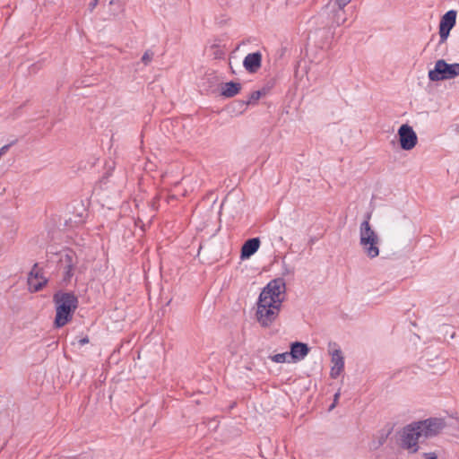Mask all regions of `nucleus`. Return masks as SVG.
<instances>
[{"instance_id": "nucleus-1", "label": "nucleus", "mask_w": 459, "mask_h": 459, "mask_svg": "<svg viewBox=\"0 0 459 459\" xmlns=\"http://www.w3.org/2000/svg\"><path fill=\"white\" fill-rule=\"evenodd\" d=\"M53 303L56 310L53 326L59 329L73 320L79 300L74 291L59 290L53 294Z\"/></svg>"}, {"instance_id": "nucleus-2", "label": "nucleus", "mask_w": 459, "mask_h": 459, "mask_svg": "<svg viewBox=\"0 0 459 459\" xmlns=\"http://www.w3.org/2000/svg\"><path fill=\"white\" fill-rule=\"evenodd\" d=\"M50 254L57 257L56 266L59 270H63V276L60 284L66 287L74 275V270L78 264V256L74 250L69 247H63L61 250Z\"/></svg>"}, {"instance_id": "nucleus-3", "label": "nucleus", "mask_w": 459, "mask_h": 459, "mask_svg": "<svg viewBox=\"0 0 459 459\" xmlns=\"http://www.w3.org/2000/svg\"><path fill=\"white\" fill-rule=\"evenodd\" d=\"M282 306V300L270 301L264 299L260 301L258 297L256 302L255 317L262 327H269L276 320Z\"/></svg>"}, {"instance_id": "nucleus-4", "label": "nucleus", "mask_w": 459, "mask_h": 459, "mask_svg": "<svg viewBox=\"0 0 459 459\" xmlns=\"http://www.w3.org/2000/svg\"><path fill=\"white\" fill-rule=\"evenodd\" d=\"M379 242L380 238L370 223L362 221L359 226V245L368 257L375 258L378 256Z\"/></svg>"}, {"instance_id": "nucleus-5", "label": "nucleus", "mask_w": 459, "mask_h": 459, "mask_svg": "<svg viewBox=\"0 0 459 459\" xmlns=\"http://www.w3.org/2000/svg\"><path fill=\"white\" fill-rule=\"evenodd\" d=\"M428 75L431 82L454 79L459 75V63L448 64L445 59H438Z\"/></svg>"}, {"instance_id": "nucleus-6", "label": "nucleus", "mask_w": 459, "mask_h": 459, "mask_svg": "<svg viewBox=\"0 0 459 459\" xmlns=\"http://www.w3.org/2000/svg\"><path fill=\"white\" fill-rule=\"evenodd\" d=\"M286 291V282L281 277L275 278L270 281L267 285L263 288L259 294L260 301L263 302L264 299L270 301L282 300L280 296Z\"/></svg>"}, {"instance_id": "nucleus-7", "label": "nucleus", "mask_w": 459, "mask_h": 459, "mask_svg": "<svg viewBox=\"0 0 459 459\" xmlns=\"http://www.w3.org/2000/svg\"><path fill=\"white\" fill-rule=\"evenodd\" d=\"M401 437V447L403 449H412V453H416L419 450L418 440L422 436L415 421L403 429Z\"/></svg>"}, {"instance_id": "nucleus-8", "label": "nucleus", "mask_w": 459, "mask_h": 459, "mask_svg": "<svg viewBox=\"0 0 459 459\" xmlns=\"http://www.w3.org/2000/svg\"><path fill=\"white\" fill-rule=\"evenodd\" d=\"M419 427L421 436L425 437H432L438 435L446 427V421L442 418H429L423 420L415 421Z\"/></svg>"}, {"instance_id": "nucleus-9", "label": "nucleus", "mask_w": 459, "mask_h": 459, "mask_svg": "<svg viewBox=\"0 0 459 459\" xmlns=\"http://www.w3.org/2000/svg\"><path fill=\"white\" fill-rule=\"evenodd\" d=\"M397 135L400 148L403 151L412 150L418 143L417 134L408 124H403L399 127Z\"/></svg>"}, {"instance_id": "nucleus-10", "label": "nucleus", "mask_w": 459, "mask_h": 459, "mask_svg": "<svg viewBox=\"0 0 459 459\" xmlns=\"http://www.w3.org/2000/svg\"><path fill=\"white\" fill-rule=\"evenodd\" d=\"M309 351L308 344L302 342L295 341L290 345V355L293 362L304 359Z\"/></svg>"}, {"instance_id": "nucleus-11", "label": "nucleus", "mask_w": 459, "mask_h": 459, "mask_svg": "<svg viewBox=\"0 0 459 459\" xmlns=\"http://www.w3.org/2000/svg\"><path fill=\"white\" fill-rule=\"evenodd\" d=\"M262 65V54L260 51L247 54L243 60L244 68L250 74L256 73Z\"/></svg>"}, {"instance_id": "nucleus-12", "label": "nucleus", "mask_w": 459, "mask_h": 459, "mask_svg": "<svg viewBox=\"0 0 459 459\" xmlns=\"http://www.w3.org/2000/svg\"><path fill=\"white\" fill-rule=\"evenodd\" d=\"M260 238H251L244 242L240 250V259H249L260 247Z\"/></svg>"}, {"instance_id": "nucleus-13", "label": "nucleus", "mask_w": 459, "mask_h": 459, "mask_svg": "<svg viewBox=\"0 0 459 459\" xmlns=\"http://www.w3.org/2000/svg\"><path fill=\"white\" fill-rule=\"evenodd\" d=\"M242 89L240 82L230 81L222 83L221 86V96L223 98H232L238 95Z\"/></svg>"}, {"instance_id": "nucleus-14", "label": "nucleus", "mask_w": 459, "mask_h": 459, "mask_svg": "<svg viewBox=\"0 0 459 459\" xmlns=\"http://www.w3.org/2000/svg\"><path fill=\"white\" fill-rule=\"evenodd\" d=\"M456 11H447L440 19L439 26L447 30H452L456 23Z\"/></svg>"}, {"instance_id": "nucleus-15", "label": "nucleus", "mask_w": 459, "mask_h": 459, "mask_svg": "<svg viewBox=\"0 0 459 459\" xmlns=\"http://www.w3.org/2000/svg\"><path fill=\"white\" fill-rule=\"evenodd\" d=\"M270 91V87H263L258 91H254L248 97L247 103L249 105H255L257 101L263 97L265 96Z\"/></svg>"}, {"instance_id": "nucleus-16", "label": "nucleus", "mask_w": 459, "mask_h": 459, "mask_svg": "<svg viewBox=\"0 0 459 459\" xmlns=\"http://www.w3.org/2000/svg\"><path fill=\"white\" fill-rule=\"evenodd\" d=\"M43 278H46L43 275V269L39 268V264L35 263L30 270V272L28 274V283L30 286H31V280H43Z\"/></svg>"}, {"instance_id": "nucleus-17", "label": "nucleus", "mask_w": 459, "mask_h": 459, "mask_svg": "<svg viewBox=\"0 0 459 459\" xmlns=\"http://www.w3.org/2000/svg\"><path fill=\"white\" fill-rule=\"evenodd\" d=\"M332 362L334 367H340L341 368H344V358L342 355L341 350H335L332 353Z\"/></svg>"}, {"instance_id": "nucleus-18", "label": "nucleus", "mask_w": 459, "mask_h": 459, "mask_svg": "<svg viewBox=\"0 0 459 459\" xmlns=\"http://www.w3.org/2000/svg\"><path fill=\"white\" fill-rule=\"evenodd\" d=\"M289 357H290V351H286L271 356L270 359L275 363H284L288 361Z\"/></svg>"}, {"instance_id": "nucleus-19", "label": "nucleus", "mask_w": 459, "mask_h": 459, "mask_svg": "<svg viewBox=\"0 0 459 459\" xmlns=\"http://www.w3.org/2000/svg\"><path fill=\"white\" fill-rule=\"evenodd\" d=\"M48 282V280L47 278H43V280H40L37 283H33L31 281V286H30V290L31 292H38L40 291Z\"/></svg>"}, {"instance_id": "nucleus-20", "label": "nucleus", "mask_w": 459, "mask_h": 459, "mask_svg": "<svg viewBox=\"0 0 459 459\" xmlns=\"http://www.w3.org/2000/svg\"><path fill=\"white\" fill-rule=\"evenodd\" d=\"M211 48L213 49L212 56L214 59H223L225 56V52L222 49H220L218 44H212Z\"/></svg>"}, {"instance_id": "nucleus-21", "label": "nucleus", "mask_w": 459, "mask_h": 459, "mask_svg": "<svg viewBox=\"0 0 459 459\" xmlns=\"http://www.w3.org/2000/svg\"><path fill=\"white\" fill-rule=\"evenodd\" d=\"M450 31H451L450 30H447V29H445V28H442L439 26V30H438L439 37H440L439 44L444 43L447 39Z\"/></svg>"}, {"instance_id": "nucleus-22", "label": "nucleus", "mask_w": 459, "mask_h": 459, "mask_svg": "<svg viewBox=\"0 0 459 459\" xmlns=\"http://www.w3.org/2000/svg\"><path fill=\"white\" fill-rule=\"evenodd\" d=\"M152 57H153V52H152L151 50H146L144 52V54L143 55L141 60L144 65H148L151 62V60L152 59Z\"/></svg>"}, {"instance_id": "nucleus-23", "label": "nucleus", "mask_w": 459, "mask_h": 459, "mask_svg": "<svg viewBox=\"0 0 459 459\" xmlns=\"http://www.w3.org/2000/svg\"><path fill=\"white\" fill-rule=\"evenodd\" d=\"M342 370H343V368H341L340 367L333 366L331 368V372H330L331 377L333 379L337 378Z\"/></svg>"}, {"instance_id": "nucleus-24", "label": "nucleus", "mask_w": 459, "mask_h": 459, "mask_svg": "<svg viewBox=\"0 0 459 459\" xmlns=\"http://www.w3.org/2000/svg\"><path fill=\"white\" fill-rule=\"evenodd\" d=\"M17 143V139L12 141L10 143L4 145L0 148V158L4 155L10 149L11 146L14 145Z\"/></svg>"}, {"instance_id": "nucleus-25", "label": "nucleus", "mask_w": 459, "mask_h": 459, "mask_svg": "<svg viewBox=\"0 0 459 459\" xmlns=\"http://www.w3.org/2000/svg\"><path fill=\"white\" fill-rule=\"evenodd\" d=\"M235 104L237 105L240 114L243 113L246 110L247 107L248 106L247 100H237Z\"/></svg>"}, {"instance_id": "nucleus-26", "label": "nucleus", "mask_w": 459, "mask_h": 459, "mask_svg": "<svg viewBox=\"0 0 459 459\" xmlns=\"http://www.w3.org/2000/svg\"><path fill=\"white\" fill-rule=\"evenodd\" d=\"M351 0H335V4L338 5L340 11H342L343 8L351 2Z\"/></svg>"}, {"instance_id": "nucleus-27", "label": "nucleus", "mask_w": 459, "mask_h": 459, "mask_svg": "<svg viewBox=\"0 0 459 459\" xmlns=\"http://www.w3.org/2000/svg\"><path fill=\"white\" fill-rule=\"evenodd\" d=\"M423 457L425 459H437V455L435 452L424 453Z\"/></svg>"}, {"instance_id": "nucleus-28", "label": "nucleus", "mask_w": 459, "mask_h": 459, "mask_svg": "<svg viewBox=\"0 0 459 459\" xmlns=\"http://www.w3.org/2000/svg\"><path fill=\"white\" fill-rule=\"evenodd\" d=\"M340 12L341 11L338 9V11L335 13V17H336L335 22H336L337 26H340L345 21V18H342V21H340L341 20V17H339L340 16Z\"/></svg>"}, {"instance_id": "nucleus-29", "label": "nucleus", "mask_w": 459, "mask_h": 459, "mask_svg": "<svg viewBox=\"0 0 459 459\" xmlns=\"http://www.w3.org/2000/svg\"><path fill=\"white\" fill-rule=\"evenodd\" d=\"M339 397H340V393H339V392H337V393L334 394V396H333V403L330 405L329 410H332V409H333V408L335 407V405H336V403H337V401H338Z\"/></svg>"}, {"instance_id": "nucleus-30", "label": "nucleus", "mask_w": 459, "mask_h": 459, "mask_svg": "<svg viewBox=\"0 0 459 459\" xmlns=\"http://www.w3.org/2000/svg\"><path fill=\"white\" fill-rule=\"evenodd\" d=\"M98 3H99V1H98V0H92V1L89 4V7H88L89 11H90V12H92V11L95 9V7L97 6Z\"/></svg>"}, {"instance_id": "nucleus-31", "label": "nucleus", "mask_w": 459, "mask_h": 459, "mask_svg": "<svg viewBox=\"0 0 459 459\" xmlns=\"http://www.w3.org/2000/svg\"><path fill=\"white\" fill-rule=\"evenodd\" d=\"M89 342H90V340H89V337H88V336H85V337H83V338H81V339L78 341V342H79V344H80L81 346H83V345H85V344L89 343Z\"/></svg>"}, {"instance_id": "nucleus-32", "label": "nucleus", "mask_w": 459, "mask_h": 459, "mask_svg": "<svg viewBox=\"0 0 459 459\" xmlns=\"http://www.w3.org/2000/svg\"><path fill=\"white\" fill-rule=\"evenodd\" d=\"M370 219H371V212H367L364 216L363 221H367L368 223H369Z\"/></svg>"}, {"instance_id": "nucleus-33", "label": "nucleus", "mask_w": 459, "mask_h": 459, "mask_svg": "<svg viewBox=\"0 0 459 459\" xmlns=\"http://www.w3.org/2000/svg\"><path fill=\"white\" fill-rule=\"evenodd\" d=\"M108 177L104 176L100 179V184H105Z\"/></svg>"}, {"instance_id": "nucleus-34", "label": "nucleus", "mask_w": 459, "mask_h": 459, "mask_svg": "<svg viewBox=\"0 0 459 459\" xmlns=\"http://www.w3.org/2000/svg\"><path fill=\"white\" fill-rule=\"evenodd\" d=\"M388 434H389V433H387V434L385 435V437H381V439H382V440H380V444H381V445L385 442V438L387 437Z\"/></svg>"}, {"instance_id": "nucleus-35", "label": "nucleus", "mask_w": 459, "mask_h": 459, "mask_svg": "<svg viewBox=\"0 0 459 459\" xmlns=\"http://www.w3.org/2000/svg\"><path fill=\"white\" fill-rule=\"evenodd\" d=\"M230 70L232 74H235V71L233 70L232 66H230Z\"/></svg>"}, {"instance_id": "nucleus-36", "label": "nucleus", "mask_w": 459, "mask_h": 459, "mask_svg": "<svg viewBox=\"0 0 459 459\" xmlns=\"http://www.w3.org/2000/svg\"><path fill=\"white\" fill-rule=\"evenodd\" d=\"M226 203H227V199H225V200L222 202V205H224Z\"/></svg>"}, {"instance_id": "nucleus-37", "label": "nucleus", "mask_w": 459, "mask_h": 459, "mask_svg": "<svg viewBox=\"0 0 459 459\" xmlns=\"http://www.w3.org/2000/svg\"><path fill=\"white\" fill-rule=\"evenodd\" d=\"M288 273V269L285 268V272L283 273V274H286Z\"/></svg>"}]
</instances>
